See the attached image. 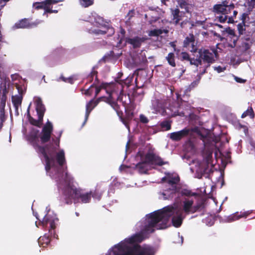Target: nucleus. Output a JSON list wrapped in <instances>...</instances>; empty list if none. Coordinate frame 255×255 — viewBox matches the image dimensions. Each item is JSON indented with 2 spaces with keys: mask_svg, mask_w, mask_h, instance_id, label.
I'll return each mask as SVG.
<instances>
[{
  "mask_svg": "<svg viewBox=\"0 0 255 255\" xmlns=\"http://www.w3.org/2000/svg\"><path fill=\"white\" fill-rule=\"evenodd\" d=\"M34 103L38 116L35 120L31 117L29 118L30 123L36 126L31 128L27 139L32 144L37 152L43 156L45 162L46 173L51 178L55 180L59 190L62 192L63 198L67 204H70L72 200L75 202L89 203L92 197V191L86 192L81 189H77L74 183L73 177L69 174L64 164L65 163V153L63 149L57 151L59 147L61 131L56 139H53V143L43 147L37 143L39 138V128L42 124L45 108L40 98H34Z\"/></svg>",
  "mask_w": 255,
  "mask_h": 255,
  "instance_id": "f257e3e1",
  "label": "nucleus"
},
{
  "mask_svg": "<svg viewBox=\"0 0 255 255\" xmlns=\"http://www.w3.org/2000/svg\"><path fill=\"white\" fill-rule=\"evenodd\" d=\"M179 181V177L176 173H165V176L161 179L165 189L160 193L159 198L164 200L175 199L180 192L185 197L180 206H167L146 215L144 219L146 221V232L153 233L156 230L167 228L170 218L173 225L179 227L187 215L200 212L204 208V201L196 194L186 189L180 191Z\"/></svg>",
  "mask_w": 255,
  "mask_h": 255,
  "instance_id": "f03ea898",
  "label": "nucleus"
},
{
  "mask_svg": "<svg viewBox=\"0 0 255 255\" xmlns=\"http://www.w3.org/2000/svg\"><path fill=\"white\" fill-rule=\"evenodd\" d=\"M146 221L143 218L138 222L135 228L139 232L125 239L111 248L105 255H154L153 249L147 245L140 246L138 243L142 241L151 233L146 231Z\"/></svg>",
  "mask_w": 255,
  "mask_h": 255,
  "instance_id": "7ed1b4c3",
  "label": "nucleus"
},
{
  "mask_svg": "<svg viewBox=\"0 0 255 255\" xmlns=\"http://www.w3.org/2000/svg\"><path fill=\"white\" fill-rule=\"evenodd\" d=\"M137 160L140 161L135 165V169L140 173H146L154 165H162L166 162L158 155H156L152 150L140 148L136 156Z\"/></svg>",
  "mask_w": 255,
  "mask_h": 255,
  "instance_id": "20e7f679",
  "label": "nucleus"
},
{
  "mask_svg": "<svg viewBox=\"0 0 255 255\" xmlns=\"http://www.w3.org/2000/svg\"><path fill=\"white\" fill-rule=\"evenodd\" d=\"M189 164L191 171L195 172V177L198 178H201L203 175L213 172L214 164L212 159V151L205 150L202 156L193 159Z\"/></svg>",
  "mask_w": 255,
  "mask_h": 255,
  "instance_id": "39448f33",
  "label": "nucleus"
},
{
  "mask_svg": "<svg viewBox=\"0 0 255 255\" xmlns=\"http://www.w3.org/2000/svg\"><path fill=\"white\" fill-rule=\"evenodd\" d=\"M234 8V4L225 0L220 3L214 5L213 8V11L215 13H221L222 14L219 17V21L221 22H225L227 21L228 23H233L234 20L228 14H229Z\"/></svg>",
  "mask_w": 255,
  "mask_h": 255,
  "instance_id": "423d86ee",
  "label": "nucleus"
},
{
  "mask_svg": "<svg viewBox=\"0 0 255 255\" xmlns=\"http://www.w3.org/2000/svg\"><path fill=\"white\" fill-rule=\"evenodd\" d=\"M199 57L197 59H201L202 65L197 67V71L201 75L205 73L207 68L211 64L215 61V57L217 56V52L214 49H203L199 51Z\"/></svg>",
  "mask_w": 255,
  "mask_h": 255,
  "instance_id": "0eeeda50",
  "label": "nucleus"
},
{
  "mask_svg": "<svg viewBox=\"0 0 255 255\" xmlns=\"http://www.w3.org/2000/svg\"><path fill=\"white\" fill-rule=\"evenodd\" d=\"M123 75L122 73H119L118 77L117 78L116 81L117 83L116 86L113 89V92L110 93V100L111 101H115L117 100L119 102H121L125 106L128 105L129 102V97L126 95H124L123 93V85L125 84L124 80L120 79L121 77Z\"/></svg>",
  "mask_w": 255,
  "mask_h": 255,
  "instance_id": "6e6552de",
  "label": "nucleus"
},
{
  "mask_svg": "<svg viewBox=\"0 0 255 255\" xmlns=\"http://www.w3.org/2000/svg\"><path fill=\"white\" fill-rule=\"evenodd\" d=\"M94 25L97 28L93 27L90 29L89 31L91 33H95L98 35L105 34L108 32H109V35H112L114 33V29L105 24L103 18L100 16L95 18Z\"/></svg>",
  "mask_w": 255,
  "mask_h": 255,
  "instance_id": "1a4fd4ad",
  "label": "nucleus"
},
{
  "mask_svg": "<svg viewBox=\"0 0 255 255\" xmlns=\"http://www.w3.org/2000/svg\"><path fill=\"white\" fill-rule=\"evenodd\" d=\"M39 224L41 225L43 228L48 229L49 233L50 235L55 237V222L57 221L56 215L53 213L51 214L50 211H47L46 215L43 218L42 220H40Z\"/></svg>",
  "mask_w": 255,
  "mask_h": 255,
  "instance_id": "9d476101",
  "label": "nucleus"
},
{
  "mask_svg": "<svg viewBox=\"0 0 255 255\" xmlns=\"http://www.w3.org/2000/svg\"><path fill=\"white\" fill-rule=\"evenodd\" d=\"M62 0H45L41 2H35L33 4V7L37 9H44V12L43 14L46 13H57V10H52V5L57 3L59 2L62 1Z\"/></svg>",
  "mask_w": 255,
  "mask_h": 255,
  "instance_id": "9b49d317",
  "label": "nucleus"
},
{
  "mask_svg": "<svg viewBox=\"0 0 255 255\" xmlns=\"http://www.w3.org/2000/svg\"><path fill=\"white\" fill-rule=\"evenodd\" d=\"M116 86V84L115 83H102L99 87H96L95 90V96H97L102 89H105L106 93L109 95L107 99V102L115 109H116L117 103L111 101L110 93L113 92V89Z\"/></svg>",
  "mask_w": 255,
  "mask_h": 255,
  "instance_id": "f8f14e48",
  "label": "nucleus"
},
{
  "mask_svg": "<svg viewBox=\"0 0 255 255\" xmlns=\"http://www.w3.org/2000/svg\"><path fill=\"white\" fill-rule=\"evenodd\" d=\"M185 13L180 11L178 8L171 9V22L177 25L179 24L181 27H183L185 23V21L183 20Z\"/></svg>",
  "mask_w": 255,
  "mask_h": 255,
  "instance_id": "ddd939ff",
  "label": "nucleus"
},
{
  "mask_svg": "<svg viewBox=\"0 0 255 255\" xmlns=\"http://www.w3.org/2000/svg\"><path fill=\"white\" fill-rule=\"evenodd\" d=\"M16 88L18 91V95L12 96V102L15 108V111L17 112L18 107L20 106L22 102V95L24 93L25 88L16 84Z\"/></svg>",
  "mask_w": 255,
  "mask_h": 255,
  "instance_id": "4468645a",
  "label": "nucleus"
},
{
  "mask_svg": "<svg viewBox=\"0 0 255 255\" xmlns=\"http://www.w3.org/2000/svg\"><path fill=\"white\" fill-rule=\"evenodd\" d=\"M52 129L53 127L52 124L48 121L46 124L44 126L41 132L40 139L42 143L46 142L49 140L51 136Z\"/></svg>",
  "mask_w": 255,
  "mask_h": 255,
  "instance_id": "2eb2a0df",
  "label": "nucleus"
},
{
  "mask_svg": "<svg viewBox=\"0 0 255 255\" xmlns=\"http://www.w3.org/2000/svg\"><path fill=\"white\" fill-rule=\"evenodd\" d=\"M191 133V131L189 129L184 128L183 129L178 131L176 132H173L169 134V137L171 139L174 141H179L183 138L186 137Z\"/></svg>",
  "mask_w": 255,
  "mask_h": 255,
  "instance_id": "dca6fc26",
  "label": "nucleus"
},
{
  "mask_svg": "<svg viewBox=\"0 0 255 255\" xmlns=\"http://www.w3.org/2000/svg\"><path fill=\"white\" fill-rule=\"evenodd\" d=\"M41 22L40 20H37L34 22H30L28 19H24L16 23L14 27L17 28H32L37 26Z\"/></svg>",
  "mask_w": 255,
  "mask_h": 255,
  "instance_id": "f3484780",
  "label": "nucleus"
},
{
  "mask_svg": "<svg viewBox=\"0 0 255 255\" xmlns=\"http://www.w3.org/2000/svg\"><path fill=\"white\" fill-rule=\"evenodd\" d=\"M226 31L228 33L227 39L229 41V46L232 48L235 47L238 40V37L235 35L234 30L230 28H227Z\"/></svg>",
  "mask_w": 255,
  "mask_h": 255,
  "instance_id": "a211bd4d",
  "label": "nucleus"
},
{
  "mask_svg": "<svg viewBox=\"0 0 255 255\" xmlns=\"http://www.w3.org/2000/svg\"><path fill=\"white\" fill-rule=\"evenodd\" d=\"M249 214V212H240L239 214L238 212H237L230 216L225 217L223 220L224 222H232L238 220L242 217H246Z\"/></svg>",
  "mask_w": 255,
  "mask_h": 255,
  "instance_id": "6ab92c4d",
  "label": "nucleus"
},
{
  "mask_svg": "<svg viewBox=\"0 0 255 255\" xmlns=\"http://www.w3.org/2000/svg\"><path fill=\"white\" fill-rule=\"evenodd\" d=\"M99 101L100 99L96 100H92L87 104L86 107V110L85 114V121L83 125H84L85 124L86 122H87L90 113L93 110V109L98 104Z\"/></svg>",
  "mask_w": 255,
  "mask_h": 255,
  "instance_id": "aec40b11",
  "label": "nucleus"
},
{
  "mask_svg": "<svg viewBox=\"0 0 255 255\" xmlns=\"http://www.w3.org/2000/svg\"><path fill=\"white\" fill-rule=\"evenodd\" d=\"M144 41V39L143 37L138 36L126 39V42L131 45L133 48L139 47Z\"/></svg>",
  "mask_w": 255,
  "mask_h": 255,
  "instance_id": "412c9836",
  "label": "nucleus"
},
{
  "mask_svg": "<svg viewBox=\"0 0 255 255\" xmlns=\"http://www.w3.org/2000/svg\"><path fill=\"white\" fill-rule=\"evenodd\" d=\"M181 57L182 59L189 61L191 65H194L197 68L198 67L199 65H201L202 64L201 59L191 58H190L189 54L186 52H182Z\"/></svg>",
  "mask_w": 255,
  "mask_h": 255,
  "instance_id": "4be33fe9",
  "label": "nucleus"
},
{
  "mask_svg": "<svg viewBox=\"0 0 255 255\" xmlns=\"http://www.w3.org/2000/svg\"><path fill=\"white\" fill-rule=\"evenodd\" d=\"M151 109L152 110V113L157 114L160 112L162 109V105L161 102L156 98H153L151 100Z\"/></svg>",
  "mask_w": 255,
  "mask_h": 255,
  "instance_id": "5701e85b",
  "label": "nucleus"
},
{
  "mask_svg": "<svg viewBox=\"0 0 255 255\" xmlns=\"http://www.w3.org/2000/svg\"><path fill=\"white\" fill-rule=\"evenodd\" d=\"M195 39L194 36L193 34H190L187 36L184 41V46L186 47H192V49L190 50L191 51L195 52L196 50V48L194 46Z\"/></svg>",
  "mask_w": 255,
  "mask_h": 255,
  "instance_id": "b1692460",
  "label": "nucleus"
},
{
  "mask_svg": "<svg viewBox=\"0 0 255 255\" xmlns=\"http://www.w3.org/2000/svg\"><path fill=\"white\" fill-rule=\"evenodd\" d=\"M39 246H42L43 247H46L50 243V239L49 236L46 234L42 237H40L38 240Z\"/></svg>",
  "mask_w": 255,
  "mask_h": 255,
  "instance_id": "393cba45",
  "label": "nucleus"
},
{
  "mask_svg": "<svg viewBox=\"0 0 255 255\" xmlns=\"http://www.w3.org/2000/svg\"><path fill=\"white\" fill-rule=\"evenodd\" d=\"M250 48V44L247 41H243L238 47V53L242 54Z\"/></svg>",
  "mask_w": 255,
  "mask_h": 255,
  "instance_id": "a878e982",
  "label": "nucleus"
},
{
  "mask_svg": "<svg viewBox=\"0 0 255 255\" xmlns=\"http://www.w3.org/2000/svg\"><path fill=\"white\" fill-rule=\"evenodd\" d=\"M80 5L83 7H88L94 4V0H78Z\"/></svg>",
  "mask_w": 255,
  "mask_h": 255,
  "instance_id": "bb28decb",
  "label": "nucleus"
},
{
  "mask_svg": "<svg viewBox=\"0 0 255 255\" xmlns=\"http://www.w3.org/2000/svg\"><path fill=\"white\" fill-rule=\"evenodd\" d=\"M6 117L3 107H0V129L2 128L3 123L5 121Z\"/></svg>",
  "mask_w": 255,
  "mask_h": 255,
  "instance_id": "cd10ccee",
  "label": "nucleus"
},
{
  "mask_svg": "<svg viewBox=\"0 0 255 255\" xmlns=\"http://www.w3.org/2000/svg\"><path fill=\"white\" fill-rule=\"evenodd\" d=\"M177 2L181 8L184 9L186 11L188 12V0H177Z\"/></svg>",
  "mask_w": 255,
  "mask_h": 255,
  "instance_id": "c85d7f7f",
  "label": "nucleus"
},
{
  "mask_svg": "<svg viewBox=\"0 0 255 255\" xmlns=\"http://www.w3.org/2000/svg\"><path fill=\"white\" fill-rule=\"evenodd\" d=\"M247 116H249L251 119L254 118V111L252 108L250 107L248 109V110L244 112L242 115L241 117L242 118H244Z\"/></svg>",
  "mask_w": 255,
  "mask_h": 255,
  "instance_id": "c756f323",
  "label": "nucleus"
},
{
  "mask_svg": "<svg viewBox=\"0 0 255 255\" xmlns=\"http://www.w3.org/2000/svg\"><path fill=\"white\" fill-rule=\"evenodd\" d=\"M168 63L172 67L175 66L174 61V54L173 53H169L166 57Z\"/></svg>",
  "mask_w": 255,
  "mask_h": 255,
  "instance_id": "7c9ffc66",
  "label": "nucleus"
},
{
  "mask_svg": "<svg viewBox=\"0 0 255 255\" xmlns=\"http://www.w3.org/2000/svg\"><path fill=\"white\" fill-rule=\"evenodd\" d=\"M161 127L165 130H168L171 128V123L168 121H164L160 124Z\"/></svg>",
  "mask_w": 255,
  "mask_h": 255,
  "instance_id": "2f4dec72",
  "label": "nucleus"
},
{
  "mask_svg": "<svg viewBox=\"0 0 255 255\" xmlns=\"http://www.w3.org/2000/svg\"><path fill=\"white\" fill-rule=\"evenodd\" d=\"M102 196V193H99V192H97L95 191V192H92V197L98 201H99L101 199Z\"/></svg>",
  "mask_w": 255,
  "mask_h": 255,
  "instance_id": "473e14b6",
  "label": "nucleus"
},
{
  "mask_svg": "<svg viewBox=\"0 0 255 255\" xmlns=\"http://www.w3.org/2000/svg\"><path fill=\"white\" fill-rule=\"evenodd\" d=\"M239 33L240 35L243 34L244 31L245 30V25L242 23H240L237 26Z\"/></svg>",
  "mask_w": 255,
  "mask_h": 255,
  "instance_id": "72a5a7b5",
  "label": "nucleus"
},
{
  "mask_svg": "<svg viewBox=\"0 0 255 255\" xmlns=\"http://www.w3.org/2000/svg\"><path fill=\"white\" fill-rule=\"evenodd\" d=\"M139 120L140 122L143 124H147L149 122L148 118L142 114L140 115Z\"/></svg>",
  "mask_w": 255,
  "mask_h": 255,
  "instance_id": "f704fd0d",
  "label": "nucleus"
},
{
  "mask_svg": "<svg viewBox=\"0 0 255 255\" xmlns=\"http://www.w3.org/2000/svg\"><path fill=\"white\" fill-rule=\"evenodd\" d=\"M162 33V30L160 29H155L150 32L151 36H158Z\"/></svg>",
  "mask_w": 255,
  "mask_h": 255,
  "instance_id": "c9c22d12",
  "label": "nucleus"
},
{
  "mask_svg": "<svg viewBox=\"0 0 255 255\" xmlns=\"http://www.w3.org/2000/svg\"><path fill=\"white\" fill-rule=\"evenodd\" d=\"M214 70L216 71L218 73L224 72L226 70L225 67H222L220 66H214L213 67Z\"/></svg>",
  "mask_w": 255,
  "mask_h": 255,
  "instance_id": "e433bc0d",
  "label": "nucleus"
},
{
  "mask_svg": "<svg viewBox=\"0 0 255 255\" xmlns=\"http://www.w3.org/2000/svg\"><path fill=\"white\" fill-rule=\"evenodd\" d=\"M233 77H234V80L238 83H244L246 81V80L238 77L237 76L233 75Z\"/></svg>",
  "mask_w": 255,
  "mask_h": 255,
  "instance_id": "4c0bfd02",
  "label": "nucleus"
},
{
  "mask_svg": "<svg viewBox=\"0 0 255 255\" xmlns=\"http://www.w3.org/2000/svg\"><path fill=\"white\" fill-rule=\"evenodd\" d=\"M140 54H141V59L140 58L139 59V62H144L146 61V58L145 53H142V52H141V53Z\"/></svg>",
  "mask_w": 255,
  "mask_h": 255,
  "instance_id": "58836bf2",
  "label": "nucleus"
},
{
  "mask_svg": "<svg viewBox=\"0 0 255 255\" xmlns=\"http://www.w3.org/2000/svg\"><path fill=\"white\" fill-rule=\"evenodd\" d=\"M61 78L62 79V80L64 81V82H69V83H70L71 84L73 83L72 79L71 78H69L68 79H66V78H65L64 77H62Z\"/></svg>",
  "mask_w": 255,
  "mask_h": 255,
  "instance_id": "ea45409f",
  "label": "nucleus"
},
{
  "mask_svg": "<svg viewBox=\"0 0 255 255\" xmlns=\"http://www.w3.org/2000/svg\"><path fill=\"white\" fill-rule=\"evenodd\" d=\"M200 79V77H199V78L198 80L194 81L193 83H192L190 85V87L193 88V87H195L196 85H197L199 83Z\"/></svg>",
  "mask_w": 255,
  "mask_h": 255,
  "instance_id": "a19ab883",
  "label": "nucleus"
},
{
  "mask_svg": "<svg viewBox=\"0 0 255 255\" xmlns=\"http://www.w3.org/2000/svg\"><path fill=\"white\" fill-rule=\"evenodd\" d=\"M246 1L250 6H254L255 5V0H246Z\"/></svg>",
  "mask_w": 255,
  "mask_h": 255,
  "instance_id": "79ce46f5",
  "label": "nucleus"
},
{
  "mask_svg": "<svg viewBox=\"0 0 255 255\" xmlns=\"http://www.w3.org/2000/svg\"><path fill=\"white\" fill-rule=\"evenodd\" d=\"M133 13H134L133 10H131L128 12V13L127 14V16L129 17V18H128L129 19L132 16Z\"/></svg>",
  "mask_w": 255,
  "mask_h": 255,
  "instance_id": "37998d69",
  "label": "nucleus"
},
{
  "mask_svg": "<svg viewBox=\"0 0 255 255\" xmlns=\"http://www.w3.org/2000/svg\"><path fill=\"white\" fill-rule=\"evenodd\" d=\"M178 236L179 238L180 239V242H179L178 243H179L180 244H182L183 243V238L182 236L180 237L179 233L178 234ZM176 243H178L177 242H176Z\"/></svg>",
  "mask_w": 255,
  "mask_h": 255,
  "instance_id": "c03bdc74",
  "label": "nucleus"
},
{
  "mask_svg": "<svg viewBox=\"0 0 255 255\" xmlns=\"http://www.w3.org/2000/svg\"><path fill=\"white\" fill-rule=\"evenodd\" d=\"M233 11V15L230 16V17H232L233 18V17H236V15L238 13V12L236 10H234V9L232 10ZM234 20V19H233Z\"/></svg>",
  "mask_w": 255,
  "mask_h": 255,
  "instance_id": "a18cd8bd",
  "label": "nucleus"
},
{
  "mask_svg": "<svg viewBox=\"0 0 255 255\" xmlns=\"http://www.w3.org/2000/svg\"><path fill=\"white\" fill-rule=\"evenodd\" d=\"M123 124L126 126V127L128 129V130H129V126L127 125V123L125 121H123Z\"/></svg>",
  "mask_w": 255,
  "mask_h": 255,
  "instance_id": "49530a36",
  "label": "nucleus"
},
{
  "mask_svg": "<svg viewBox=\"0 0 255 255\" xmlns=\"http://www.w3.org/2000/svg\"><path fill=\"white\" fill-rule=\"evenodd\" d=\"M9 0H0V3H2V2H4V3L6 2L7 1H9Z\"/></svg>",
  "mask_w": 255,
  "mask_h": 255,
  "instance_id": "de8ad7c7",
  "label": "nucleus"
},
{
  "mask_svg": "<svg viewBox=\"0 0 255 255\" xmlns=\"http://www.w3.org/2000/svg\"><path fill=\"white\" fill-rule=\"evenodd\" d=\"M125 33V31L124 29H121V33L122 34V36H124V34Z\"/></svg>",
  "mask_w": 255,
  "mask_h": 255,
  "instance_id": "09e8293b",
  "label": "nucleus"
},
{
  "mask_svg": "<svg viewBox=\"0 0 255 255\" xmlns=\"http://www.w3.org/2000/svg\"><path fill=\"white\" fill-rule=\"evenodd\" d=\"M17 76L16 75H11V78L12 79H14V78H16V77Z\"/></svg>",
  "mask_w": 255,
  "mask_h": 255,
  "instance_id": "8fccbe9b",
  "label": "nucleus"
},
{
  "mask_svg": "<svg viewBox=\"0 0 255 255\" xmlns=\"http://www.w3.org/2000/svg\"><path fill=\"white\" fill-rule=\"evenodd\" d=\"M89 93H90V89H88V90H87V91L86 92L85 94H86V95H88V94H89Z\"/></svg>",
  "mask_w": 255,
  "mask_h": 255,
  "instance_id": "3c124183",
  "label": "nucleus"
},
{
  "mask_svg": "<svg viewBox=\"0 0 255 255\" xmlns=\"http://www.w3.org/2000/svg\"><path fill=\"white\" fill-rule=\"evenodd\" d=\"M213 224V221H211L208 225L209 226H212Z\"/></svg>",
  "mask_w": 255,
  "mask_h": 255,
  "instance_id": "603ef678",
  "label": "nucleus"
},
{
  "mask_svg": "<svg viewBox=\"0 0 255 255\" xmlns=\"http://www.w3.org/2000/svg\"><path fill=\"white\" fill-rule=\"evenodd\" d=\"M170 44H171V45L172 47H174V46H175V44H174L173 42L170 43Z\"/></svg>",
  "mask_w": 255,
  "mask_h": 255,
  "instance_id": "864d4df0",
  "label": "nucleus"
},
{
  "mask_svg": "<svg viewBox=\"0 0 255 255\" xmlns=\"http://www.w3.org/2000/svg\"><path fill=\"white\" fill-rule=\"evenodd\" d=\"M34 216L36 217V218L38 219V220H39V218H38L37 217V214L36 213Z\"/></svg>",
  "mask_w": 255,
  "mask_h": 255,
  "instance_id": "5fc2aeb1",
  "label": "nucleus"
},
{
  "mask_svg": "<svg viewBox=\"0 0 255 255\" xmlns=\"http://www.w3.org/2000/svg\"><path fill=\"white\" fill-rule=\"evenodd\" d=\"M175 115H176V114H175V112L174 114H171V116H175Z\"/></svg>",
  "mask_w": 255,
  "mask_h": 255,
  "instance_id": "6e6d98bb",
  "label": "nucleus"
},
{
  "mask_svg": "<svg viewBox=\"0 0 255 255\" xmlns=\"http://www.w3.org/2000/svg\"><path fill=\"white\" fill-rule=\"evenodd\" d=\"M75 214H76V216H79V213H78L76 212V213H75Z\"/></svg>",
  "mask_w": 255,
  "mask_h": 255,
  "instance_id": "4d7b16f0",
  "label": "nucleus"
},
{
  "mask_svg": "<svg viewBox=\"0 0 255 255\" xmlns=\"http://www.w3.org/2000/svg\"><path fill=\"white\" fill-rule=\"evenodd\" d=\"M128 143H127V145H126V148H127H127H128Z\"/></svg>",
  "mask_w": 255,
  "mask_h": 255,
  "instance_id": "13d9d810",
  "label": "nucleus"
},
{
  "mask_svg": "<svg viewBox=\"0 0 255 255\" xmlns=\"http://www.w3.org/2000/svg\"><path fill=\"white\" fill-rule=\"evenodd\" d=\"M35 224H36V226L37 227H38V225H37V222H35Z\"/></svg>",
  "mask_w": 255,
  "mask_h": 255,
  "instance_id": "bf43d9fd",
  "label": "nucleus"
},
{
  "mask_svg": "<svg viewBox=\"0 0 255 255\" xmlns=\"http://www.w3.org/2000/svg\"><path fill=\"white\" fill-rule=\"evenodd\" d=\"M11 140V139H10V136L9 137V141H10Z\"/></svg>",
  "mask_w": 255,
  "mask_h": 255,
  "instance_id": "052dcab7",
  "label": "nucleus"
},
{
  "mask_svg": "<svg viewBox=\"0 0 255 255\" xmlns=\"http://www.w3.org/2000/svg\"><path fill=\"white\" fill-rule=\"evenodd\" d=\"M122 166L120 167V169L121 170Z\"/></svg>",
  "mask_w": 255,
  "mask_h": 255,
  "instance_id": "680f3d73",
  "label": "nucleus"
}]
</instances>
